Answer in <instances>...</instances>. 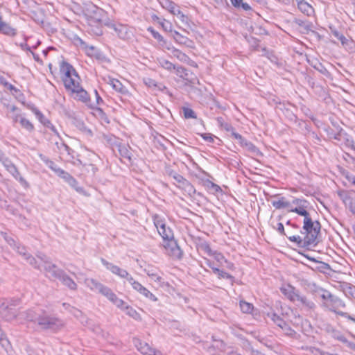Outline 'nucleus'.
<instances>
[{"label":"nucleus","mask_w":355,"mask_h":355,"mask_svg":"<svg viewBox=\"0 0 355 355\" xmlns=\"http://www.w3.org/2000/svg\"><path fill=\"white\" fill-rule=\"evenodd\" d=\"M321 225L318 220L313 221L311 216L304 218L302 230L300 235L288 236L291 242L295 243L298 247L309 248L318 244L317 238L320 232Z\"/></svg>","instance_id":"f257e3e1"},{"label":"nucleus","mask_w":355,"mask_h":355,"mask_svg":"<svg viewBox=\"0 0 355 355\" xmlns=\"http://www.w3.org/2000/svg\"><path fill=\"white\" fill-rule=\"evenodd\" d=\"M320 296L322 300V306L324 308L329 311L334 312L337 315L347 318L355 323V317L349 315L347 312L340 311V309H345L346 307V304L342 299L333 295L326 289L320 288Z\"/></svg>","instance_id":"f03ea898"},{"label":"nucleus","mask_w":355,"mask_h":355,"mask_svg":"<svg viewBox=\"0 0 355 355\" xmlns=\"http://www.w3.org/2000/svg\"><path fill=\"white\" fill-rule=\"evenodd\" d=\"M37 326L42 330L57 331L64 326L63 322L58 318L42 311L37 317Z\"/></svg>","instance_id":"7ed1b4c3"},{"label":"nucleus","mask_w":355,"mask_h":355,"mask_svg":"<svg viewBox=\"0 0 355 355\" xmlns=\"http://www.w3.org/2000/svg\"><path fill=\"white\" fill-rule=\"evenodd\" d=\"M37 258L43 263V268L44 270L52 277L59 279L60 276L62 275L64 270L58 268L55 264L52 263L49 258L44 254L37 255Z\"/></svg>","instance_id":"20e7f679"},{"label":"nucleus","mask_w":355,"mask_h":355,"mask_svg":"<svg viewBox=\"0 0 355 355\" xmlns=\"http://www.w3.org/2000/svg\"><path fill=\"white\" fill-rule=\"evenodd\" d=\"M0 162L3 164L7 171L24 187H28V183L23 177L20 175V173L17 167L14 164L12 163L8 157H0Z\"/></svg>","instance_id":"39448f33"},{"label":"nucleus","mask_w":355,"mask_h":355,"mask_svg":"<svg viewBox=\"0 0 355 355\" xmlns=\"http://www.w3.org/2000/svg\"><path fill=\"white\" fill-rule=\"evenodd\" d=\"M105 25L113 29L117 36L123 40H128L132 37V32L126 25L121 24H116L113 22H107Z\"/></svg>","instance_id":"423d86ee"},{"label":"nucleus","mask_w":355,"mask_h":355,"mask_svg":"<svg viewBox=\"0 0 355 355\" xmlns=\"http://www.w3.org/2000/svg\"><path fill=\"white\" fill-rule=\"evenodd\" d=\"M85 12L88 17L98 22L103 21L105 17V12L92 3L86 4Z\"/></svg>","instance_id":"0eeeda50"},{"label":"nucleus","mask_w":355,"mask_h":355,"mask_svg":"<svg viewBox=\"0 0 355 355\" xmlns=\"http://www.w3.org/2000/svg\"><path fill=\"white\" fill-rule=\"evenodd\" d=\"M308 205L309 202L306 200L295 198L292 202L288 211L295 212L304 218L310 215L306 210Z\"/></svg>","instance_id":"6e6552de"},{"label":"nucleus","mask_w":355,"mask_h":355,"mask_svg":"<svg viewBox=\"0 0 355 355\" xmlns=\"http://www.w3.org/2000/svg\"><path fill=\"white\" fill-rule=\"evenodd\" d=\"M99 293L105 297L109 301H110L118 308H124V305L125 304V302L123 300L119 298L112 291V290L109 287L104 285Z\"/></svg>","instance_id":"1a4fd4ad"},{"label":"nucleus","mask_w":355,"mask_h":355,"mask_svg":"<svg viewBox=\"0 0 355 355\" xmlns=\"http://www.w3.org/2000/svg\"><path fill=\"white\" fill-rule=\"evenodd\" d=\"M101 263L104 266H105V268L107 270L111 271L113 274L119 276L121 278L126 279L128 282L129 281L130 278L132 277V276L126 270L121 268L120 267L108 262L104 259H101Z\"/></svg>","instance_id":"9d476101"},{"label":"nucleus","mask_w":355,"mask_h":355,"mask_svg":"<svg viewBox=\"0 0 355 355\" xmlns=\"http://www.w3.org/2000/svg\"><path fill=\"white\" fill-rule=\"evenodd\" d=\"M164 248L166 253L171 257L175 259H181L182 256V252L180 248L178 246L177 242L173 239H171L167 240L164 244Z\"/></svg>","instance_id":"9b49d317"},{"label":"nucleus","mask_w":355,"mask_h":355,"mask_svg":"<svg viewBox=\"0 0 355 355\" xmlns=\"http://www.w3.org/2000/svg\"><path fill=\"white\" fill-rule=\"evenodd\" d=\"M71 94L75 99L82 101L90 107H95V105L91 101L87 92L81 86L73 91Z\"/></svg>","instance_id":"f8f14e48"},{"label":"nucleus","mask_w":355,"mask_h":355,"mask_svg":"<svg viewBox=\"0 0 355 355\" xmlns=\"http://www.w3.org/2000/svg\"><path fill=\"white\" fill-rule=\"evenodd\" d=\"M295 303L299 307H300L302 309H304L306 311L314 310L315 308V303L309 299L306 296L302 295L301 293L296 298Z\"/></svg>","instance_id":"ddd939ff"},{"label":"nucleus","mask_w":355,"mask_h":355,"mask_svg":"<svg viewBox=\"0 0 355 355\" xmlns=\"http://www.w3.org/2000/svg\"><path fill=\"white\" fill-rule=\"evenodd\" d=\"M170 175L173 177V178L177 182L178 184V187L180 188H182L186 191H191L193 188L191 184L185 179L183 176L178 174V173L175 171H171L170 173Z\"/></svg>","instance_id":"4468645a"},{"label":"nucleus","mask_w":355,"mask_h":355,"mask_svg":"<svg viewBox=\"0 0 355 355\" xmlns=\"http://www.w3.org/2000/svg\"><path fill=\"white\" fill-rule=\"evenodd\" d=\"M64 85L67 91L72 93L76 89L79 88L80 85V77L78 73L72 75V77L67 78L63 81Z\"/></svg>","instance_id":"2eb2a0df"},{"label":"nucleus","mask_w":355,"mask_h":355,"mask_svg":"<svg viewBox=\"0 0 355 355\" xmlns=\"http://www.w3.org/2000/svg\"><path fill=\"white\" fill-rule=\"evenodd\" d=\"M60 71L62 75V81L72 77V75L73 76V74L77 73L73 67L64 61L60 63Z\"/></svg>","instance_id":"dca6fc26"},{"label":"nucleus","mask_w":355,"mask_h":355,"mask_svg":"<svg viewBox=\"0 0 355 355\" xmlns=\"http://www.w3.org/2000/svg\"><path fill=\"white\" fill-rule=\"evenodd\" d=\"M282 293L291 302H296V298L300 293V291L291 285L281 288Z\"/></svg>","instance_id":"f3484780"},{"label":"nucleus","mask_w":355,"mask_h":355,"mask_svg":"<svg viewBox=\"0 0 355 355\" xmlns=\"http://www.w3.org/2000/svg\"><path fill=\"white\" fill-rule=\"evenodd\" d=\"M173 37L174 40L180 45H184L191 49H193L195 47L194 42L191 40L189 39L186 36L182 35L176 31H173Z\"/></svg>","instance_id":"a211bd4d"},{"label":"nucleus","mask_w":355,"mask_h":355,"mask_svg":"<svg viewBox=\"0 0 355 355\" xmlns=\"http://www.w3.org/2000/svg\"><path fill=\"white\" fill-rule=\"evenodd\" d=\"M134 344L137 349L144 355H153L155 349L152 348L148 343L142 342L139 339H134Z\"/></svg>","instance_id":"6ab92c4d"},{"label":"nucleus","mask_w":355,"mask_h":355,"mask_svg":"<svg viewBox=\"0 0 355 355\" xmlns=\"http://www.w3.org/2000/svg\"><path fill=\"white\" fill-rule=\"evenodd\" d=\"M160 6L165 10H168L170 13L179 14L180 8L179 6L171 0H157Z\"/></svg>","instance_id":"aec40b11"},{"label":"nucleus","mask_w":355,"mask_h":355,"mask_svg":"<svg viewBox=\"0 0 355 355\" xmlns=\"http://www.w3.org/2000/svg\"><path fill=\"white\" fill-rule=\"evenodd\" d=\"M59 280L62 284L70 290L76 291L77 289L76 283L64 271L61 276H60Z\"/></svg>","instance_id":"412c9836"},{"label":"nucleus","mask_w":355,"mask_h":355,"mask_svg":"<svg viewBox=\"0 0 355 355\" xmlns=\"http://www.w3.org/2000/svg\"><path fill=\"white\" fill-rule=\"evenodd\" d=\"M338 195L343 203L348 207L354 203L353 198L352 196V191L340 190L338 191Z\"/></svg>","instance_id":"4be33fe9"},{"label":"nucleus","mask_w":355,"mask_h":355,"mask_svg":"<svg viewBox=\"0 0 355 355\" xmlns=\"http://www.w3.org/2000/svg\"><path fill=\"white\" fill-rule=\"evenodd\" d=\"M299 10L304 14L310 16L313 13L312 6L304 0H296Z\"/></svg>","instance_id":"5701e85b"},{"label":"nucleus","mask_w":355,"mask_h":355,"mask_svg":"<svg viewBox=\"0 0 355 355\" xmlns=\"http://www.w3.org/2000/svg\"><path fill=\"white\" fill-rule=\"evenodd\" d=\"M6 306H7L6 311H2V312L0 313V315L5 319L7 321H10L14 320L17 315V311L15 309L12 307H10L8 304H6Z\"/></svg>","instance_id":"b1692460"},{"label":"nucleus","mask_w":355,"mask_h":355,"mask_svg":"<svg viewBox=\"0 0 355 355\" xmlns=\"http://www.w3.org/2000/svg\"><path fill=\"white\" fill-rule=\"evenodd\" d=\"M85 284L90 290L98 291V293H100L101 290L104 286L101 283L92 278L85 279Z\"/></svg>","instance_id":"393cba45"},{"label":"nucleus","mask_w":355,"mask_h":355,"mask_svg":"<svg viewBox=\"0 0 355 355\" xmlns=\"http://www.w3.org/2000/svg\"><path fill=\"white\" fill-rule=\"evenodd\" d=\"M311 261L314 262L313 269L322 273H326L328 270L331 269L330 266L328 263H326L322 261H316L315 259H310Z\"/></svg>","instance_id":"a878e982"},{"label":"nucleus","mask_w":355,"mask_h":355,"mask_svg":"<svg viewBox=\"0 0 355 355\" xmlns=\"http://www.w3.org/2000/svg\"><path fill=\"white\" fill-rule=\"evenodd\" d=\"M35 114L38 117V119H40L41 123H42L44 125H46L47 128H49L53 133H55V135H58L54 125H53L51 124V123L48 119L44 118V116L42 115V114L40 111L35 110Z\"/></svg>","instance_id":"bb28decb"},{"label":"nucleus","mask_w":355,"mask_h":355,"mask_svg":"<svg viewBox=\"0 0 355 355\" xmlns=\"http://www.w3.org/2000/svg\"><path fill=\"white\" fill-rule=\"evenodd\" d=\"M157 231L164 240L167 241L170 240L171 239H173V231L170 227H166V225L164 227H161L159 230Z\"/></svg>","instance_id":"cd10ccee"},{"label":"nucleus","mask_w":355,"mask_h":355,"mask_svg":"<svg viewBox=\"0 0 355 355\" xmlns=\"http://www.w3.org/2000/svg\"><path fill=\"white\" fill-rule=\"evenodd\" d=\"M342 290L347 297H351L355 299V286L349 283H343Z\"/></svg>","instance_id":"c85d7f7f"},{"label":"nucleus","mask_w":355,"mask_h":355,"mask_svg":"<svg viewBox=\"0 0 355 355\" xmlns=\"http://www.w3.org/2000/svg\"><path fill=\"white\" fill-rule=\"evenodd\" d=\"M272 205L276 209L288 208L290 209L291 204L286 201L284 197H282L277 200H272Z\"/></svg>","instance_id":"c756f323"},{"label":"nucleus","mask_w":355,"mask_h":355,"mask_svg":"<svg viewBox=\"0 0 355 355\" xmlns=\"http://www.w3.org/2000/svg\"><path fill=\"white\" fill-rule=\"evenodd\" d=\"M267 317L280 328L286 323L279 315L274 312L268 313Z\"/></svg>","instance_id":"7c9ffc66"},{"label":"nucleus","mask_w":355,"mask_h":355,"mask_svg":"<svg viewBox=\"0 0 355 355\" xmlns=\"http://www.w3.org/2000/svg\"><path fill=\"white\" fill-rule=\"evenodd\" d=\"M10 114L9 116L15 123H17L20 119L24 116L19 111V110L14 106L12 105L10 107Z\"/></svg>","instance_id":"2f4dec72"},{"label":"nucleus","mask_w":355,"mask_h":355,"mask_svg":"<svg viewBox=\"0 0 355 355\" xmlns=\"http://www.w3.org/2000/svg\"><path fill=\"white\" fill-rule=\"evenodd\" d=\"M209 266L212 269L213 272L216 275H217L219 278L230 279V280H232V282L233 283V282H234V277L232 275H231L229 273L225 272L224 270H220L219 268L214 267V266H212L211 265H209Z\"/></svg>","instance_id":"473e14b6"},{"label":"nucleus","mask_w":355,"mask_h":355,"mask_svg":"<svg viewBox=\"0 0 355 355\" xmlns=\"http://www.w3.org/2000/svg\"><path fill=\"white\" fill-rule=\"evenodd\" d=\"M81 48L86 52L89 56H96L98 51L96 48L93 46H88L85 42L80 40Z\"/></svg>","instance_id":"72a5a7b5"},{"label":"nucleus","mask_w":355,"mask_h":355,"mask_svg":"<svg viewBox=\"0 0 355 355\" xmlns=\"http://www.w3.org/2000/svg\"><path fill=\"white\" fill-rule=\"evenodd\" d=\"M203 185L207 188V190L212 193H218L222 191L221 188L218 185L209 180H204Z\"/></svg>","instance_id":"f704fd0d"},{"label":"nucleus","mask_w":355,"mask_h":355,"mask_svg":"<svg viewBox=\"0 0 355 355\" xmlns=\"http://www.w3.org/2000/svg\"><path fill=\"white\" fill-rule=\"evenodd\" d=\"M107 83L116 92H122L124 89L122 83L116 79L109 77Z\"/></svg>","instance_id":"c9c22d12"},{"label":"nucleus","mask_w":355,"mask_h":355,"mask_svg":"<svg viewBox=\"0 0 355 355\" xmlns=\"http://www.w3.org/2000/svg\"><path fill=\"white\" fill-rule=\"evenodd\" d=\"M22 128L26 129L28 132H31L34 130V125L33 123L23 116L18 121Z\"/></svg>","instance_id":"e433bc0d"},{"label":"nucleus","mask_w":355,"mask_h":355,"mask_svg":"<svg viewBox=\"0 0 355 355\" xmlns=\"http://www.w3.org/2000/svg\"><path fill=\"white\" fill-rule=\"evenodd\" d=\"M232 6L236 8H242L243 10L248 11L251 10V7L247 3H244L243 0H230Z\"/></svg>","instance_id":"4c0bfd02"},{"label":"nucleus","mask_w":355,"mask_h":355,"mask_svg":"<svg viewBox=\"0 0 355 355\" xmlns=\"http://www.w3.org/2000/svg\"><path fill=\"white\" fill-rule=\"evenodd\" d=\"M172 55L182 62H187L190 60L186 54L177 49H173Z\"/></svg>","instance_id":"58836bf2"},{"label":"nucleus","mask_w":355,"mask_h":355,"mask_svg":"<svg viewBox=\"0 0 355 355\" xmlns=\"http://www.w3.org/2000/svg\"><path fill=\"white\" fill-rule=\"evenodd\" d=\"M232 136L236 139L237 140H239V143L241 144H243V143L245 144V146L250 149V150H252V152H255V147L250 143H248L246 141H245L243 137H241V135H240L238 133H236L232 131Z\"/></svg>","instance_id":"ea45409f"},{"label":"nucleus","mask_w":355,"mask_h":355,"mask_svg":"<svg viewBox=\"0 0 355 355\" xmlns=\"http://www.w3.org/2000/svg\"><path fill=\"white\" fill-rule=\"evenodd\" d=\"M158 63L160 67L168 71H172L173 69H175V66L172 62L164 58L158 59Z\"/></svg>","instance_id":"a19ab883"},{"label":"nucleus","mask_w":355,"mask_h":355,"mask_svg":"<svg viewBox=\"0 0 355 355\" xmlns=\"http://www.w3.org/2000/svg\"><path fill=\"white\" fill-rule=\"evenodd\" d=\"M148 31H149L153 37L157 40L159 42V45H164L166 44V40L156 31H155L153 28L149 27L148 28Z\"/></svg>","instance_id":"79ce46f5"},{"label":"nucleus","mask_w":355,"mask_h":355,"mask_svg":"<svg viewBox=\"0 0 355 355\" xmlns=\"http://www.w3.org/2000/svg\"><path fill=\"white\" fill-rule=\"evenodd\" d=\"M173 15H176L180 20L181 23L184 25L187 28H191V22L188 17V16L183 14L181 10H180L179 14H173Z\"/></svg>","instance_id":"37998d69"},{"label":"nucleus","mask_w":355,"mask_h":355,"mask_svg":"<svg viewBox=\"0 0 355 355\" xmlns=\"http://www.w3.org/2000/svg\"><path fill=\"white\" fill-rule=\"evenodd\" d=\"M40 313H36L33 310H28L24 313V318L28 321L35 322L37 324V317Z\"/></svg>","instance_id":"c03bdc74"},{"label":"nucleus","mask_w":355,"mask_h":355,"mask_svg":"<svg viewBox=\"0 0 355 355\" xmlns=\"http://www.w3.org/2000/svg\"><path fill=\"white\" fill-rule=\"evenodd\" d=\"M240 308L242 312L245 313H251L253 311L254 306L252 304L245 301H240Z\"/></svg>","instance_id":"a18cd8bd"},{"label":"nucleus","mask_w":355,"mask_h":355,"mask_svg":"<svg viewBox=\"0 0 355 355\" xmlns=\"http://www.w3.org/2000/svg\"><path fill=\"white\" fill-rule=\"evenodd\" d=\"M153 218L154 224L157 230H159L161 227L166 225L164 218L157 214L154 215Z\"/></svg>","instance_id":"49530a36"},{"label":"nucleus","mask_w":355,"mask_h":355,"mask_svg":"<svg viewBox=\"0 0 355 355\" xmlns=\"http://www.w3.org/2000/svg\"><path fill=\"white\" fill-rule=\"evenodd\" d=\"M128 282L132 285L133 289L139 292L140 294L142 293L144 289L146 288L144 286H142L139 282L135 280L134 278L132 277L130 278Z\"/></svg>","instance_id":"de8ad7c7"},{"label":"nucleus","mask_w":355,"mask_h":355,"mask_svg":"<svg viewBox=\"0 0 355 355\" xmlns=\"http://www.w3.org/2000/svg\"><path fill=\"white\" fill-rule=\"evenodd\" d=\"M146 273L155 282H160L162 277L159 276L153 268H146Z\"/></svg>","instance_id":"09e8293b"},{"label":"nucleus","mask_w":355,"mask_h":355,"mask_svg":"<svg viewBox=\"0 0 355 355\" xmlns=\"http://www.w3.org/2000/svg\"><path fill=\"white\" fill-rule=\"evenodd\" d=\"M25 259L29 263L30 265L33 266L35 268L41 270L42 267H43V263H38L35 258L31 254L27 255Z\"/></svg>","instance_id":"8fccbe9b"},{"label":"nucleus","mask_w":355,"mask_h":355,"mask_svg":"<svg viewBox=\"0 0 355 355\" xmlns=\"http://www.w3.org/2000/svg\"><path fill=\"white\" fill-rule=\"evenodd\" d=\"M0 32L8 35H14L15 34V30L6 23L3 24L0 29Z\"/></svg>","instance_id":"3c124183"},{"label":"nucleus","mask_w":355,"mask_h":355,"mask_svg":"<svg viewBox=\"0 0 355 355\" xmlns=\"http://www.w3.org/2000/svg\"><path fill=\"white\" fill-rule=\"evenodd\" d=\"M285 333L286 335L290 336V337H295L296 335V331L293 330L287 323H286L283 327L281 328Z\"/></svg>","instance_id":"603ef678"},{"label":"nucleus","mask_w":355,"mask_h":355,"mask_svg":"<svg viewBox=\"0 0 355 355\" xmlns=\"http://www.w3.org/2000/svg\"><path fill=\"white\" fill-rule=\"evenodd\" d=\"M67 183H68L71 187L75 189V190L77 191L78 192H82L83 191L82 187H78V183L73 177L70 178Z\"/></svg>","instance_id":"864d4df0"},{"label":"nucleus","mask_w":355,"mask_h":355,"mask_svg":"<svg viewBox=\"0 0 355 355\" xmlns=\"http://www.w3.org/2000/svg\"><path fill=\"white\" fill-rule=\"evenodd\" d=\"M173 69L175 70L176 74L178 75L179 76L185 79H189V78L187 77L188 73L187 72V70L184 67L178 66L175 67V69Z\"/></svg>","instance_id":"5fc2aeb1"},{"label":"nucleus","mask_w":355,"mask_h":355,"mask_svg":"<svg viewBox=\"0 0 355 355\" xmlns=\"http://www.w3.org/2000/svg\"><path fill=\"white\" fill-rule=\"evenodd\" d=\"M141 294L153 302L157 301V298L155 297V295L154 294H153L146 288H145L144 289V291H142V293Z\"/></svg>","instance_id":"6e6d98bb"},{"label":"nucleus","mask_w":355,"mask_h":355,"mask_svg":"<svg viewBox=\"0 0 355 355\" xmlns=\"http://www.w3.org/2000/svg\"><path fill=\"white\" fill-rule=\"evenodd\" d=\"M183 112H184V116L186 119H196V118L195 112L190 108L184 107Z\"/></svg>","instance_id":"4d7b16f0"},{"label":"nucleus","mask_w":355,"mask_h":355,"mask_svg":"<svg viewBox=\"0 0 355 355\" xmlns=\"http://www.w3.org/2000/svg\"><path fill=\"white\" fill-rule=\"evenodd\" d=\"M1 234L3 237V239L6 240V241L11 246V247H13L14 248H17V244H16V241L14 240V239H12V237L8 236V234L5 232H1Z\"/></svg>","instance_id":"13d9d810"},{"label":"nucleus","mask_w":355,"mask_h":355,"mask_svg":"<svg viewBox=\"0 0 355 355\" xmlns=\"http://www.w3.org/2000/svg\"><path fill=\"white\" fill-rule=\"evenodd\" d=\"M159 24L162 27V28L166 31H172V25L171 22L162 19L161 21V23H159Z\"/></svg>","instance_id":"bf43d9fd"},{"label":"nucleus","mask_w":355,"mask_h":355,"mask_svg":"<svg viewBox=\"0 0 355 355\" xmlns=\"http://www.w3.org/2000/svg\"><path fill=\"white\" fill-rule=\"evenodd\" d=\"M57 175L63 179L66 182H67L68 180L71 178L72 176L67 172L64 171V170H58L57 171Z\"/></svg>","instance_id":"052dcab7"},{"label":"nucleus","mask_w":355,"mask_h":355,"mask_svg":"<svg viewBox=\"0 0 355 355\" xmlns=\"http://www.w3.org/2000/svg\"><path fill=\"white\" fill-rule=\"evenodd\" d=\"M272 227L274 229H276L277 230V232L279 234H281L282 235H284L287 237L291 236V235H288L287 234H286V232L284 231V225L282 223H277L276 226L272 225Z\"/></svg>","instance_id":"680f3d73"},{"label":"nucleus","mask_w":355,"mask_h":355,"mask_svg":"<svg viewBox=\"0 0 355 355\" xmlns=\"http://www.w3.org/2000/svg\"><path fill=\"white\" fill-rule=\"evenodd\" d=\"M46 165L57 174L58 170H62L60 168L58 167L56 164H55L52 161L49 159H45Z\"/></svg>","instance_id":"e2e57ef3"},{"label":"nucleus","mask_w":355,"mask_h":355,"mask_svg":"<svg viewBox=\"0 0 355 355\" xmlns=\"http://www.w3.org/2000/svg\"><path fill=\"white\" fill-rule=\"evenodd\" d=\"M16 250H17V252L20 255H21V256H23L24 257V259H26L27 255L29 254L28 253H27L26 249V248L24 246L17 245V248H16Z\"/></svg>","instance_id":"0e129e2a"},{"label":"nucleus","mask_w":355,"mask_h":355,"mask_svg":"<svg viewBox=\"0 0 355 355\" xmlns=\"http://www.w3.org/2000/svg\"><path fill=\"white\" fill-rule=\"evenodd\" d=\"M334 34L338 38V40L341 42L342 44L344 45L347 43V40L343 34H340L338 32H335Z\"/></svg>","instance_id":"69168bd1"},{"label":"nucleus","mask_w":355,"mask_h":355,"mask_svg":"<svg viewBox=\"0 0 355 355\" xmlns=\"http://www.w3.org/2000/svg\"><path fill=\"white\" fill-rule=\"evenodd\" d=\"M119 160L126 165L132 164V157H119Z\"/></svg>","instance_id":"338daca9"},{"label":"nucleus","mask_w":355,"mask_h":355,"mask_svg":"<svg viewBox=\"0 0 355 355\" xmlns=\"http://www.w3.org/2000/svg\"><path fill=\"white\" fill-rule=\"evenodd\" d=\"M315 355H331L332 354H329L328 352H324L320 349L314 348V351H312Z\"/></svg>","instance_id":"774afa93"}]
</instances>
